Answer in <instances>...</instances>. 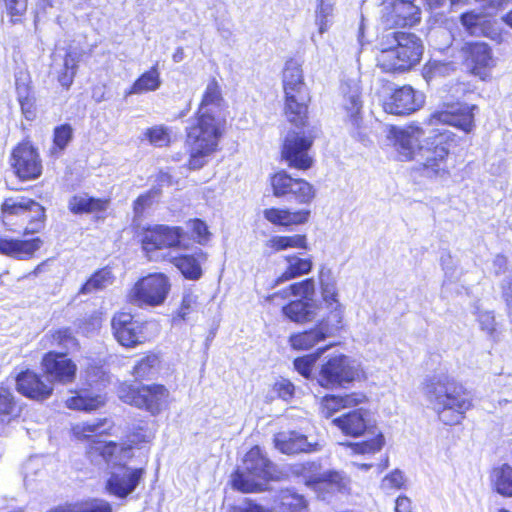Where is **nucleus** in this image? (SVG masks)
<instances>
[{"instance_id": "f257e3e1", "label": "nucleus", "mask_w": 512, "mask_h": 512, "mask_svg": "<svg viewBox=\"0 0 512 512\" xmlns=\"http://www.w3.org/2000/svg\"><path fill=\"white\" fill-rule=\"evenodd\" d=\"M112 428L108 419H98L94 422H82L72 427L77 439H86L88 445L86 454L92 462L105 461L110 467V476L105 483V489L119 499H125L132 494L144 479L145 468L129 467L128 461L134 456L131 446L104 442L98 437Z\"/></svg>"}, {"instance_id": "f03ea898", "label": "nucleus", "mask_w": 512, "mask_h": 512, "mask_svg": "<svg viewBox=\"0 0 512 512\" xmlns=\"http://www.w3.org/2000/svg\"><path fill=\"white\" fill-rule=\"evenodd\" d=\"M395 146L403 160L419 162L423 177L446 182L451 177L449 155L457 146L458 137L448 129H432L425 136L423 128L410 125L394 132Z\"/></svg>"}, {"instance_id": "7ed1b4c3", "label": "nucleus", "mask_w": 512, "mask_h": 512, "mask_svg": "<svg viewBox=\"0 0 512 512\" xmlns=\"http://www.w3.org/2000/svg\"><path fill=\"white\" fill-rule=\"evenodd\" d=\"M318 281L325 316L315 327L290 335L288 342L294 350H310L327 338L336 336L345 326V305L340 301L337 279L332 270L321 267Z\"/></svg>"}, {"instance_id": "20e7f679", "label": "nucleus", "mask_w": 512, "mask_h": 512, "mask_svg": "<svg viewBox=\"0 0 512 512\" xmlns=\"http://www.w3.org/2000/svg\"><path fill=\"white\" fill-rule=\"evenodd\" d=\"M422 391L429 407L445 425L460 424L473 406L465 387L446 371L426 377Z\"/></svg>"}, {"instance_id": "39448f33", "label": "nucleus", "mask_w": 512, "mask_h": 512, "mask_svg": "<svg viewBox=\"0 0 512 512\" xmlns=\"http://www.w3.org/2000/svg\"><path fill=\"white\" fill-rule=\"evenodd\" d=\"M333 424L346 436L360 437L366 434L373 436L366 441L348 443L347 447L353 454H375L385 445V437L377 426L374 413L369 409L363 407L354 409L333 419Z\"/></svg>"}, {"instance_id": "423d86ee", "label": "nucleus", "mask_w": 512, "mask_h": 512, "mask_svg": "<svg viewBox=\"0 0 512 512\" xmlns=\"http://www.w3.org/2000/svg\"><path fill=\"white\" fill-rule=\"evenodd\" d=\"M223 121L214 114H198L194 125L187 128V144L190 149L188 166L192 170L202 168L218 146Z\"/></svg>"}, {"instance_id": "0eeeda50", "label": "nucleus", "mask_w": 512, "mask_h": 512, "mask_svg": "<svg viewBox=\"0 0 512 512\" xmlns=\"http://www.w3.org/2000/svg\"><path fill=\"white\" fill-rule=\"evenodd\" d=\"M393 45L381 50L378 65L386 72L407 71L417 65L423 55L421 39L413 33L393 32Z\"/></svg>"}, {"instance_id": "6e6552de", "label": "nucleus", "mask_w": 512, "mask_h": 512, "mask_svg": "<svg viewBox=\"0 0 512 512\" xmlns=\"http://www.w3.org/2000/svg\"><path fill=\"white\" fill-rule=\"evenodd\" d=\"M282 83L285 94V114L289 122L303 126L307 118L309 95L301 64L295 59L286 61Z\"/></svg>"}, {"instance_id": "1a4fd4ad", "label": "nucleus", "mask_w": 512, "mask_h": 512, "mask_svg": "<svg viewBox=\"0 0 512 512\" xmlns=\"http://www.w3.org/2000/svg\"><path fill=\"white\" fill-rule=\"evenodd\" d=\"M275 468L258 446L251 448L243 459V465L233 476V487L242 492H257L274 478Z\"/></svg>"}, {"instance_id": "9d476101", "label": "nucleus", "mask_w": 512, "mask_h": 512, "mask_svg": "<svg viewBox=\"0 0 512 512\" xmlns=\"http://www.w3.org/2000/svg\"><path fill=\"white\" fill-rule=\"evenodd\" d=\"M117 394L124 403L144 409L153 416L159 415L171 403L170 391L162 384L154 383L134 387L127 383H121Z\"/></svg>"}, {"instance_id": "9b49d317", "label": "nucleus", "mask_w": 512, "mask_h": 512, "mask_svg": "<svg viewBox=\"0 0 512 512\" xmlns=\"http://www.w3.org/2000/svg\"><path fill=\"white\" fill-rule=\"evenodd\" d=\"M361 369L350 357L335 354L322 362L315 376L317 383L326 389H337L360 378Z\"/></svg>"}, {"instance_id": "f8f14e48", "label": "nucleus", "mask_w": 512, "mask_h": 512, "mask_svg": "<svg viewBox=\"0 0 512 512\" xmlns=\"http://www.w3.org/2000/svg\"><path fill=\"white\" fill-rule=\"evenodd\" d=\"M171 289L167 275L152 273L139 279L128 293V300L138 307H156L162 305Z\"/></svg>"}, {"instance_id": "ddd939ff", "label": "nucleus", "mask_w": 512, "mask_h": 512, "mask_svg": "<svg viewBox=\"0 0 512 512\" xmlns=\"http://www.w3.org/2000/svg\"><path fill=\"white\" fill-rule=\"evenodd\" d=\"M185 232L181 227L154 225L144 230L142 248L150 260H157L158 251L182 247Z\"/></svg>"}, {"instance_id": "4468645a", "label": "nucleus", "mask_w": 512, "mask_h": 512, "mask_svg": "<svg viewBox=\"0 0 512 512\" xmlns=\"http://www.w3.org/2000/svg\"><path fill=\"white\" fill-rule=\"evenodd\" d=\"M271 186L276 197L289 196L300 205H309L316 195L312 184L304 179L292 178L285 171L271 177Z\"/></svg>"}, {"instance_id": "2eb2a0df", "label": "nucleus", "mask_w": 512, "mask_h": 512, "mask_svg": "<svg viewBox=\"0 0 512 512\" xmlns=\"http://www.w3.org/2000/svg\"><path fill=\"white\" fill-rule=\"evenodd\" d=\"M460 54L471 74L483 81L490 78L495 60L488 44L484 42L464 43L460 49Z\"/></svg>"}, {"instance_id": "dca6fc26", "label": "nucleus", "mask_w": 512, "mask_h": 512, "mask_svg": "<svg viewBox=\"0 0 512 512\" xmlns=\"http://www.w3.org/2000/svg\"><path fill=\"white\" fill-rule=\"evenodd\" d=\"M10 164L15 175L23 181L35 180L42 174L41 158L28 141L19 143L12 150Z\"/></svg>"}, {"instance_id": "f3484780", "label": "nucleus", "mask_w": 512, "mask_h": 512, "mask_svg": "<svg viewBox=\"0 0 512 512\" xmlns=\"http://www.w3.org/2000/svg\"><path fill=\"white\" fill-rule=\"evenodd\" d=\"M476 105L469 104H447L443 109L437 110L427 119V124L435 126L438 124H446L454 126L465 133H471L475 128L474 110Z\"/></svg>"}, {"instance_id": "a211bd4d", "label": "nucleus", "mask_w": 512, "mask_h": 512, "mask_svg": "<svg viewBox=\"0 0 512 512\" xmlns=\"http://www.w3.org/2000/svg\"><path fill=\"white\" fill-rule=\"evenodd\" d=\"M313 139L303 133L290 131L287 133L283 146L282 158L290 167L307 170L313 164V159L309 155Z\"/></svg>"}, {"instance_id": "6ab92c4d", "label": "nucleus", "mask_w": 512, "mask_h": 512, "mask_svg": "<svg viewBox=\"0 0 512 512\" xmlns=\"http://www.w3.org/2000/svg\"><path fill=\"white\" fill-rule=\"evenodd\" d=\"M382 19L390 27L413 26L420 21V8L415 0H382Z\"/></svg>"}, {"instance_id": "aec40b11", "label": "nucleus", "mask_w": 512, "mask_h": 512, "mask_svg": "<svg viewBox=\"0 0 512 512\" xmlns=\"http://www.w3.org/2000/svg\"><path fill=\"white\" fill-rule=\"evenodd\" d=\"M425 103V95L405 85L395 89L383 99V109L393 115H409L418 111Z\"/></svg>"}, {"instance_id": "412c9836", "label": "nucleus", "mask_w": 512, "mask_h": 512, "mask_svg": "<svg viewBox=\"0 0 512 512\" xmlns=\"http://www.w3.org/2000/svg\"><path fill=\"white\" fill-rule=\"evenodd\" d=\"M41 366L53 384L67 385L74 382L76 378L77 365L67 357L65 352H47L42 358Z\"/></svg>"}, {"instance_id": "4be33fe9", "label": "nucleus", "mask_w": 512, "mask_h": 512, "mask_svg": "<svg viewBox=\"0 0 512 512\" xmlns=\"http://www.w3.org/2000/svg\"><path fill=\"white\" fill-rule=\"evenodd\" d=\"M111 327L115 339L124 347L132 348L146 340L144 324L135 320L130 313H116L111 320Z\"/></svg>"}, {"instance_id": "5701e85b", "label": "nucleus", "mask_w": 512, "mask_h": 512, "mask_svg": "<svg viewBox=\"0 0 512 512\" xmlns=\"http://www.w3.org/2000/svg\"><path fill=\"white\" fill-rule=\"evenodd\" d=\"M16 390L23 396L38 402L49 399L54 391L49 378L33 370L21 371L15 378Z\"/></svg>"}, {"instance_id": "b1692460", "label": "nucleus", "mask_w": 512, "mask_h": 512, "mask_svg": "<svg viewBox=\"0 0 512 512\" xmlns=\"http://www.w3.org/2000/svg\"><path fill=\"white\" fill-rule=\"evenodd\" d=\"M44 245V240L39 237L14 238L6 234L0 235V254L20 261L34 259Z\"/></svg>"}, {"instance_id": "393cba45", "label": "nucleus", "mask_w": 512, "mask_h": 512, "mask_svg": "<svg viewBox=\"0 0 512 512\" xmlns=\"http://www.w3.org/2000/svg\"><path fill=\"white\" fill-rule=\"evenodd\" d=\"M274 443L275 447L284 454L310 453L321 449L320 443L309 441L305 435L295 431L276 434Z\"/></svg>"}, {"instance_id": "a878e982", "label": "nucleus", "mask_w": 512, "mask_h": 512, "mask_svg": "<svg viewBox=\"0 0 512 512\" xmlns=\"http://www.w3.org/2000/svg\"><path fill=\"white\" fill-rule=\"evenodd\" d=\"M367 401V396L362 392H353L342 396L327 395L321 399L320 411L325 418H330L341 409L354 408Z\"/></svg>"}, {"instance_id": "bb28decb", "label": "nucleus", "mask_w": 512, "mask_h": 512, "mask_svg": "<svg viewBox=\"0 0 512 512\" xmlns=\"http://www.w3.org/2000/svg\"><path fill=\"white\" fill-rule=\"evenodd\" d=\"M311 211L307 208L292 211L288 208H268L263 211L264 218L278 226L301 225L308 221Z\"/></svg>"}, {"instance_id": "cd10ccee", "label": "nucleus", "mask_w": 512, "mask_h": 512, "mask_svg": "<svg viewBox=\"0 0 512 512\" xmlns=\"http://www.w3.org/2000/svg\"><path fill=\"white\" fill-rule=\"evenodd\" d=\"M32 199L16 196L4 200L1 205L2 221L7 230L17 232L18 220L26 213V208Z\"/></svg>"}, {"instance_id": "c85d7f7f", "label": "nucleus", "mask_w": 512, "mask_h": 512, "mask_svg": "<svg viewBox=\"0 0 512 512\" xmlns=\"http://www.w3.org/2000/svg\"><path fill=\"white\" fill-rule=\"evenodd\" d=\"M342 92V106L347 113L348 120L355 129H359L362 120V100L360 87L357 83L345 84L342 86Z\"/></svg>"}, {"instance_id": "c756f323", "label": "nucleus", "mask_w": 512, "mask_h": 512, "mask_svg": "<svg viewBox=\"0 0 512 512\" xmlns=\"http://www.w3.org/2000/svg\"><path fill=\"white\" fill-rule=\"evenodd\" d=\"M207 258V253L198 249L192 255L172 257L170 261L179 269L185 278L198 280L202 276V265L207 261Z\"/></svg>"}, {"instance_id": "7c9ffc66", "label": "nucleus", "mask_w": 512, "mask_h": 512, "mask_svg": "<svg viewBox=\"0 0 512 512\" xmlns=\"http://www.w3.org/2000/svg\"><path fill=\"white\" fill-rule=\"evenodd\" d=\"M286 267L273 283V287L280 285L284 282L290 281L294 278L301 277L308 274L313 267L311 257H300L298 254H290L284 257Z\"/></svg>"}, {"instance_id": "2f4dec72", "label": "nucleus", "mask_w": 512, "mask_h": 512, "mask_svg": "<svg viewBox=\"0 0 512 512\" xmlns=\"http://www.w3.org/2000/svg\"><path fill=\"white\" fill-rule=\"evenodd\" d=\"M45 209L38 202L32 200L26 208V213L18 220V227H24L22 235L29 236L39 233L45 226Z\"/></svg>"}, {"instance_id": "473e14b6", "label": "nucleus", "mask_w": 512, "mask_h": 512, "mask_svg": "<svg viewBox=\"0 0 512 512\" xmlns=\"http://www.w3.org/2000/svg\"><path fill=\"white\" fill-rule=\"evenodd\" d=\"M283 315L290 321L304 324L313 321L316 316V306L313 302L297 299L282 306Z\"/></svg>"}, {"instance_id": "72a5a7b5", "label": "nucleus", "mask_w": 512, "mask_h": 512, "mask_svg": "<svg viewBox=\"0 0 512 512\" xmlns=\"http://www.w3.org/2000/svg\"><path fill=\"white\" fill-rule=\"evenodd\" d=\"M105 402L106 399L104 395L82 390L75 396L68 398L66 400V406L69 409L90 412L104 406Z\"/></svg>"}, {"instance_id": "f704fd0d", "label": "nucleus", "mask_w": 512, "mask_h": 512, "mask_svg": "<svg viewBox=\"0 0 512 512\" xmlns=\"http://www.w3.org/2000/svg\"><path fill=\"white\" fill-rule=\"evenodd\" d=\"M68 206L74 214L97 213L107 209L108 200L93 198L87 194H78L69 200Z\"/></svg>"}, {"instance_id": "c9c22d12", "label": "nucleus", "mask_w": 512, "mask_h": 512, "mask_svg": "<svg viewBox=\"0 0 512 512\" xmlns=\"http://www.w3.org/2000/svg\"><path fill=\"white\" fill-rule=\"evenodd\" d=\"M265 246L272 253L281 252L287 249H304L308 248L307 238L305 235L294 234L291 236L275 235L269 238Z\"/></svg>"}, {"instance_id": "e433bc0d", "label": "nucleus", "mask_w": 512, "mask_h": 512, "mask_svg": "<svg viewBox=\"0 0 512 512\" xmlns=\"http://www.w3.org/2000/svg\"><path fill=\"white\" fill-rule=\"evenodd\" d=\"M161 86L160 73L156 66L144 72L125 92L126 96L156 91Z\"/></svg>"}, {"instance_id": "4c0bfd02", "label": "nucleus", "mask_w": 512, "mask_h": 512, "mask_svg": "<svg viewBox=\"0 0 512 512\" xmlns=\"http://www.w3.org/2000/svg\"><path fill=\"white\" fill-rule=\"evenodd\" d=\"M491 482L497 493L512 497V466L502 464L494 468L491 473Z\"/></svg>"}, {"instance_id": "58836bf2", "label": "nucleus", "mask_w": 512, "mask_h": 512, "mask_svg": "<svg viewBox=\"0 0 512 512\" xmlns=\"http://www.w3.org/2000/svg\"><path fill=\"white\" fill-rule=\"evenodd\" d=\"M303 496L290 490L281 491L275 501L276 512H303L306 509Z\"/></svg>"}, {"instance_id": "ea45409f", "label": "nucleus", "mask_w": 512, "mask_h": 512, "mask_svg": "<svg viewBox=\"0 0 512 512\" xmlns=\"http://www.w3.org/2000/svg\"><path fill=\"white\" fill-rule=\"evenodd\" d=\"M222 101L219 85L215 79L209 81L206 86L198 114H214L220 107Z\"/></svg>"}, {"instance_id": "a19ab883", "label": "nucleus", "mask_w": 512, "mask_h": 512, "mask_svg": "<svg viewBox=\"0 0 512 512\" xmlns=\"http://www.w3.org/2000/svg\"><path fill=\"white\" fill-rule=\"evenodd\" d=\"M456 71V64L452 61L433 59L423 67L422 74L427 82L445 77Z\"/></svg>"}, {"instance_id": "79ce46f5", "label": "nucleus", "mask_w": 512, "mask_h": 512, "mask_svg": "<svg viewBox=\"0 0 512 512\" xmlns=\"http://www.w3.org/2000/svg\"><path fill=\"white\" fill-rule=\"evenodd\" d=\"M114 276L109 268H102L95 272L81 287V294H90L102 290L113 283Z\"/></svg>"}, {"instance_id": "37998d69", "label": "nucleus", "mask_w": 512, "mask_h": 512, "mask_svg": "<svg viewBox=\"0 0 512 512\" xmlns=\"http://www.w3.org/2000/svg\"><path fill=\"white\" fill-rule=\"evenodd\" d=\"M44 346L50 348H60L63 350H70L77 346L76 339L72 336L69 329H59L50 334H47L44 339Z\"/></svg>"}, {"instance_id": "c03bdc74", "label": "nucleus", "mask_w": 512, "mask_h": 512, "mask_svg": "<svg viewBox=\"0 0 512 512\" xmlns=\"http://www.w3.org/2000/svg\"><path fill=\"white\" fill-rule=\"evenodd\" d=\"M313 482L317 489L328 486L333 491L345 490L349 484L348 478L336 471L324 472L318 478L314 479Z\"/></svg>"}, {"instance_id": "a18cd8bd", "label": "nucleus", "mask_w": 512, "mask_h": 512, "mask_svg": "<svg viewBox=\"0 0 512 512\" xmlns=\"http://www.w3.org/2000/svg\"><path fill=\"white\" fill-rule=\"evenodd\" d=\"M440 263L445 276L442 285V291L445 293L450 290L452 284L460 279L461 271L458 268L457 261L449 253L441 255Z\"/></svg>"}, {"instance_id": "49530a36", "label": "nucleus", "mask_w": 512, "mask_h": 512, "mask_svg": "<svg viewBox=\"0 0 512 512\" xmlns=\"http://www.w3.org/2000/svg\"><path fill=\"white\" fill-rule=\"evenodd\" d=\"M17 97L21 110L26 119L31 120L35 116V100L30 87L25 83H16Z\"/></svg>"}, {"instance_id": "de8ad7c7", "label": "nucleus", "mask_w": 512, "mask_h": 512, "mask_svg": "<svg viewBox=\"0 0 512 512\" xmlns=\"http://www.w3.org/2000/svg\"><path fill=\"white\" fill-rule=\"evenodd\" d=\"M79 59L80 56L75 52H68L66 54L64 58V70L58 77V80L63 87L69 88L73 83Z\"/></svg>"}, {"instance_id": "09e8293b", "label": "nucleus", "mask_w": 512, "mask_h": 512, "mask_svg": "<svg viewBox=\"0 0 512 512\" xmlns=\"http://www.w3.org/2000/svg\"><path fill=\"white\" fill-rule=\"evenodd\" d=\"M326 350L327 347L320 348L315 353L296 358L293 362L295 370L303 377L311 378L316 361Z\"/></svg>"}, {"instance_id": "8fccbe9b", "label": "nucleus", "mask_w": 512, "mask_h": 512, "mask_svg": "<svg viewBox=\"0 0 512 512\" xmlns=\"http://www.w3.org/2000/svg\"><path fill=\"white\" fill-rule=\"evenodd\" d=\"M159 359L155 354H149L140 359L133 367L132 374L136 379L149 378L154 374Z\"/></svg>"}, {"instance_id": "3c124183", "label": "nucleus", "mask_w": 512, "mask_h": 512, "mask_svg": "<svg viewBox=\"0 0 512 512\" xmlns=\"http://www.w3.org/2000/svg\"><path fill=\"white\" fill-rule=\"evenodd\" d=\"M17 415V404L13 392L8 387L0 386V421Z\"/></svg>"}, {"instance_id": "603ef678", "label": "nucleus", "mask_w": 512, "mask_h": 512, "mask_svg": "<svg viewBox=\"0 0 512 512\" xmlns=\"http://www.w3.org/2000/svg\"><path fill=\"white\" fill-rule=\"evenodd\" d=\"M72 139V128L68 124L56 127L54 130L53 146L51 154L57 155L61 153Z\"/></svg>"}, {"instance_id": "864d4df0", "label": "nucleus", "mask_w": 512, "mask_h": 512, "mask_svg": "<svg viewBox=\"0 0 512 512\" xmlns=\"http://www.w3.org/2000/svg\"><path fill=\"white\" fill-rule=\"evenodd\" d=\"M334 2L332 0H320L316 11V25L320 34L328 30L330 18L333 13Z\"/></svg>"}, {"instance_id": "5fc2aeb1", "label": "nucleus", "mask_w": 512, "mask_h": 512, "mask_svg": "<svg viewBox=\"0 0 512 512\" xmlns=\"http://www.w3.org/2000/svg\"><path fill=\"white\" fill-rule=\"evenodd\" d=\"M477 321L481 330L485 332L490 338L494 340L497 338V323L492 311L478 310Z\"/></svg>"}, {"instance_id": "6e6d98bb", "label": "nucleus", "mask_w": 512, "mask_h": 512, "mask_svg": "<svg viewBox=\"0 0 512 512\" xmlns=\"http://www.w3.org/2000/svg\"><path fill=\"white\" fill-rule=\"evenodd\" d=\"M483 15L474 11L462 14L461 24L470 35H478L482 31Z\"/></svg>"}, {"instance_id": "4d7b16f0", "label": "nucleus", "mask_w": 512, "mask_h": 512, "mask_svg": "<svg viewBox=\"0 0 512 512\" xmlns=\"http://www.w3.org/2000/svg\"><path fill=\"white\" fill-rule=\"evenodd\" d=\"M291 289L293 296L303 299L304 301L313 302L312 298L315 294V283L313 279H305L291 284Z\"/></svg>"}, {"instance_id": "13d9d810", "label": "nucleus", "mask_w": 512, "mask_h": 512, "mask_svg": "<svg viewBox=\"0 0 512 512\" xmlns=\"http://www.w3.org/2000/svg\"><path fill=\"white\" fill-rule=\"evenodd\" d=\"M151 144L163 147L170 142V130L164 126H155L146 132Z\"/></svg>"}, {"instance_id": "bf43d9fd", "label": "nucleus", "mask_w": 512, "mask_h": 512, "mask_svg": "<svg viewBox=\"0 0 512 512\" xmlns=\"http://www.w3.org/2000/svg\"><path fill=\"white\" fill-rule=\"evenodd\" d=\"M405 478L400 470H394L386 475L381 481V488L384 491L398 490L404 486Z\"/></svg>"}, {"instance_id": "052dcab7", "label": "nucleus", "mask_w": 512, "mask_h": 512, "mask_svg": "<svg viewBox=\"0 0 512 512\" xmlns=\"http://www.w3.org/2000/svg\"><path fill=\"white\" fill-rule=\"evenodd\" d=\"M193 237L199 244H206L210 239V232L205 222L194 219L189 222Z\"/></svg>"}, {"instance_id": "680f3d73", "label": "nucleus", "mask_w": 512, "mask_h": 512, "mask_svg": "<svg viewBox=\"0 0 512 512\" xmlns=\"http://www.w3.org/2000/svg\"><path fill=\"white\" fill-rule=\"evenodd\" d=\"M158 196V190H150L142 195H140L134 201V212L136 215H141L143 211L149 207L154 199Z\"/></svg>"}, {"instance_id": "e2e57ef3", "label": "nucleus", "mask_w": 512, "mask_h": 512, "mask_svg": "<svg viewBox=\"0 0 512 512\" xmlns=\"http://www.w3.org/2000/svg\"><path fill=\"white\" fill-rule=\"evenodd\" d=\"M86 512H113L112 505L102 498L86 499Z\"/></svg>"}, {"instance_id": "0e129e2a", "label": "nucleus", "mask_w": 512, "mask_h": 512, "mask_svg": "<svg viewBox=\"0 0 512 512\" xmlns=\"http://www.w3.org/2000/svg\"><path fill=\"white\" fill-rule=\"evenodd\" d=\"M197 296L194 294L192 290H187L184 292L181 307L179 310V316L182 319H185L189 311L196 305Z\"/></svg>"}, {"instance_id": "69168bd1", "label": "nucleus", "mask_w": 512, "mask_h": 512, "mask_svg": "<svg viewBox=\"0 0 512 512\" xmlns=\"http://www.w3.org/2000/svg\"><path fill=\"white\" fill-rule=\"evenodd\" d=\"M293 296L291 285L266 297V301L277 306L285 305L284 302Z\"/></svg>"}, {"instance_id": "338daca9", "label": "nucleus", "mask_w": 512, "mask_h": 512, "mask_svg": "<svg viewBox=\"0 0 512 512\" xmlns=\"http://www.w3.org/2000/svg\"><path fill=\"white\" fill-rule=\"evenodd\" d=\"M274 390L278 393L279 397L288 400L294 394V385L289 380L282 379L275 383Z\"/></svg>"}, {"instance_id": "774afa93", "label": "nucleus", "mask_w": 512, "mask_h": 512, "mask_svg": "<svg viewBox=\"0 0 512 512\" xmlns=\"http://www.w3.org/2000/svg\"><path fill=\"white\" fill-rule=\"evenodd\" d=\"M47 512H86V499L56 506Z\"/></svg>"}]
</instances>
